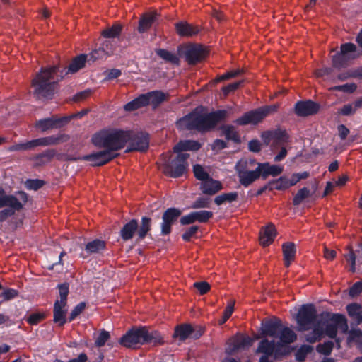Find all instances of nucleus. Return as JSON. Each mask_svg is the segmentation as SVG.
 <instances>
[{"mask_svg":"<svg viewBox=\"0 0 362 362\" xmlns=\"http://www.w3.org/2000/svg\"><path fill=\"white\" fill-rule=\"evenodd\" d=\"M228 115L224 110L202 112L196 109L192 112L185 116L177 122V126L180 129L197 130L205 133L214 129L216 125L223 121Z\"/></svg>","mask_w":362,"mask_h":362,"instance_id":"obj_1","label":"nucleus"},{"mask_svg":"<svg viewBox=\"0 0 362 362\" xmlns=\"http://www.w3.org/2000/svg\"><path fill=\"white\" fill-rule=\"evenodd\" d=\"M348 328L347 320L344 315L324 312L320 315L317 324L315 325L313 332L306 335V341L310 343L320 341L324 333L329 338L334 339L337 334V329L346 333Z\"/></svg>","mask_w":362,"mask_h":362,"instance_id":"obj_2","label":"nucleus"},{"mask_svg":"<svg viewBox=\"0 0 362 362\" xmlns=\"http://www.w3.org/2000/svg\"><path fill=\"white\" fill-rule=\"evenodd\" d=\"M58 66H52L42 68L39 73H37L31 82L33 89V95L37 99H49L54 95L58 88V81L60 80L55 78V74L59 71Z\"/></svg>","mask_w":362,"mask_h":362,"instance_id":"obj_3","label":"nucleus"},{"mask_svg":"<svg viewBox=\"0 0 362 362\" xmlns=\"http://www.w3.org/2000/svg\"><path fill=\"white\" fill-rule=\"evenodd\" d=\"M131 138L132 131L103 130L93 135L92 143L97 147L117 153V151L124 147Z\"/></svg>","mask_w":362,"mask_h":362,"instance_id":"obj_4","label":"nucleus"},{"mask_svg":"<svg viewBox=\"0 0 362 362\" xmlns=\"http://www.w3.org/2000/svg\"><path fill=\"white\" fill-rule=\"evenodd\" d=\"M17 194L18 197L7 194L3 187L0 186V209L8 207L0 211V223L13 216L16 211H21L28 202V195L24 192H18Z\"/></svg>","mask_w":362,"mask_h":362,"instance_id":"obj_5","label":"nucleus"},{"mask_svg":"<svg viewBox=\"0 0 362 362\" xmlns=\"http://www.w3.org/2000/svg\"><path fill=\"white\" fill-rule=\"evenodd\" d=\"M119 343L127 348H135L139 344L153 343L156 345L163 344V341L158 333H150L145 327H141L128 332L120 338Z\"/></svg>","mask_w":362,"mask_h":362,"instance_id":"obj_6","label":"nucleus"},{"mask_svg":"<svg viewBox=\"0 0 362 362\" xmlns=\"http://www.w3.org/2000/svg\"><path fill=\"white\" fill-rule=\"evenodd\" d=\"M188 153H178L175 158L163 154L158 163L160 170L166 175L172 177L182 176L186 171Z\"/></svg>","mask_w":362,"mask_h":362,"instance_id":"obj_7","label":"nucleus"},{"mask_svg":"<svg viewBox=\"0 0 362 362\" xmlns=\"http://www.w3.org/2000/svg\"><path fill=\"white\" fill-rule=\"evenodd\" d=\"M239 182L244 187H248L261 175L255 160H240L235 165Z\"/></svg>","mask_w":362,"mask_h":362,"instance_id":"obj_8","label":"nucleus"},{"mask_svg":"<svg viewBox=\"0 0 362 362\" xmlns=\"http://www.w3.org/2000/svg\"><path fill=\"white\" fill-rule=\"evenodd\" d=\"M278 108L279 105L274 104L249 111L238 118L235 122L238 125L256 124L262 122L269 114L276 112Z\"/></svg>","mask_w":362,"mask_h":362,"instance_id":"obj_9","label":"nucleus"},{"mask_svg":"<svg viewBox=\"0 0 362 362\" xmlns=\"http://www.w3.org/2000/svg\"><path fill=\"white\" fill-rule=\"evenodd\" d=\"M320 315H317L315 306L312 304L303 305L296 316V321L301 330H308L315 328L317 324Z\"/></svg>","mask_w":362,"mask_h":362,"instance_id":"obj_10","label":"nucleus"},{"mask_svg":"<svg viewBox=\"0 0 362 362\" xmlns=\"http://www.w3.org/2000/svg\"><path fill=\"white\" fill-rule=\"evenodd\" d=\"M178 52L183 54L189 65L202 62L208 54L206 47L199 44H191L178 47Z\"/></svg>","mask_w":362,"mask_h":362,"instance_id":"obj_11","label":"nucleus"},{"mask_svg":"<svg viewBox=\"0 0 362 362\" xmlns=\"http://www.w3.org/2000/svg\"><path fill=\"white\" fill-rule=\"evenodd\" d=\"M204 332V329L200 326H192L190 324H181L175 327L173 337L180 341L188 338L199 339Z\"/></svg>","mask_w":362,"mask_h":362,"instance_id":"obj_12","label":"nucleus"},{"mask_svg":"<svg viewBox=\"0 0 362 362\" xmlns=\"http://www.w3.org/2000/svg\"><path fill=\"white\" fill-rule=\"evenodd\" d=\"M118 156L119 153H117L105 149L84 156L81 159L91 162L93 166H102L117 158Z\"/></svg>","mask_w":362,"mask_h":362,"instance_id":"obj_13","label":"nucleus"},{"mask_svg":"<svg viewBox=\"0 0 362 362\" xmlns=\"http://www.w3.org/2000/svg\"><path fill=\"white\" fill-rule=\"evenodd\" d=\"M71 117L53 115L51 117L40 119L36 122L35 127L40 129L42 132L49 129H59L68 124Z\"/></svg>","mask_w":362,"mask_h":362,"instance_id":"obj_14","label":"nucleus"},{"mask_svg":"<svg viewBox=\"0 0 362 362\" xmlns=\"http://www.w3.org/2000/svg\"><path fill=\"white\" fill-rule=\"evenodd\" d=\"M129 142H130L131 148L127 149L125 152L146 151L149 146V137L147 134L142 132L136 134L132 132V138Z\"/></svg>","mask_w":362,"mask_h":362,"instance_id":"obj_15","label":"nucleus"},{"mask_svg":"<svg viewBox=\"0 0 362 362\" xmlns=\"http://www.w3.org/2000/svg\"><path fill=\"white\" fill-rule=\"evenodd\" d=\"M180 215L181 211L175 208H170L163 213L161 225V233L163 235L170 233L171 226L177 221Z\"/></svg>","mask_w":362,"mask_h":362,"instance_id":"obj_16","label":"nucleus"},{"mask_svg":"<svg viewBox=\"0 0 362 362\" xmlns=\"http://www.w3.org/2000/svg\"><path fill=\"white\" fill-rule=\"evenodd\" d=\"M320 109V105L312 101H299L295 105V112L298 116L307 117L316 114Z\"/></svg>","mask_w":362,"mask_h":362,"instance_id":"obj_17","label":"nucleus"},{"mask_svg":"<svg viewBox=\"0 0 362 362\" xmlns=\"http://www.w3.org/2000/svg\"><path fill=\"white\" fill-rule=\"evenodd\" d=\"M252 344V339L250 337L243 334L237 335L230 339L229 347L226 351L229 354H233L239 349L250 347Z\"/></svg>","mask_w":362,"mask_h":362,"instance_id":"obj_18","label":"nucleus"},{"mask_svg":"<svg viewBox=\"0 0 362 362\" xmlns=\"http://www.w3.org/2000/svg\"><path fill=\"white\" fill-rule=\"evenodd\" d=\"M265 142L268 144L270 140L274 145H284L289 141V136L285 130H276L274 132H265L262 134Z\"/></svg>","mask_w":362,"mask_h":362,"instance_id":"obj_19","label":"nucleus"},{"mask_svg":"<svg viewBox=\"0 0 362 362\" xmlns=\"http://www.w3.org/2000/svg\"><path fill=\"white\" fill-rule=\"evenodd\" d=\"M275 226L272 223H269L263 227L259 232V240L261 245L267 247L274 242L276 235Z\"/></svg>","mask_w":362,"mask_h":362,"instance_id":"obj_20","label":"nucleus"},{"mask_svg":"<svg viewBox=\"0 0 362 362\" xmlns=\"http://www.w3.org/2000/svg\"><path fill=\"white\" fill-rule=\"evenodd\" d=\"M177 33L181 37H190L196 35L199 32L198 26L189 24L185 21H181L175 24Z\"/></svg>","mask_w":362,"mask_h":362,"instance_id":"obj_21","label":"nucleus"},{"mask_svg":"<svg viewBox=\"0 0 362 362\" xmlns=\"http://www.w3.org/2000/svg\"><path fill=\"white\" fill-rule=\"evenodd\" d=\"M158 16V14L156 11L144 13L139 22L138 31L140 33H143L148 30L152 24L157 20Z\"/></svg>","mask_w":362,"mask_h":362,"instance_id":"obj_22","label":"nucleus"},{"mask_svg":"<svg viewBox=\"0 0 362 362\" xmlns=\"http://www.w3.org/2000/svg\"><path fill=\"white\" fill-rule=\"evenodd\" d=\"M200 188L204 194L214 195L222 189V184L209 177L202 182Z\"/></svg>","mask_w":362,"mask_h":362,"instance_id":"obj_23","label":"nucleus"},{"mask_svg":"<svg viewBox=\"0 0 362 362\" xmlns=\"http://www.w3.org/2000/svg\"><path fill=\"white\" fill-rule=\"evenodd\" d=\"M260 175L263 179H267L269 175L273 177L280 175L283 171V168L278 165H270L269 163H257Z\"/></svg>","mask_w":362,"mask_h":362,"instance_id":"obj_24","label":"nucleus"},{"mask_svg":"<svg viewBox=\"0 0 362 362\" xmlns=\"http://www.w3.org/2000/svg\"><path fill=\"white\" fill-rule=\"evenodd\" d=\"M148 100V105H151L153 107H158L161 103L166 100L168 95L160 90H153L145 93Z\"/></svg>","mask_w":362,"mask_h":362,"instance_id":"obj_25","label":"nucleus"},{"mask_svg":"<svg viewBox=\"0 0 362 362\" xmlns=\"http://www.w3.org/2000/svg\"><path fill=\"white\" fill-rule=\"evenodd\" d=\"M282 251L284 255V264L288 267L291 263L295 259L296 246L291 242H287L283 244Z\"/></svg>","mask_w":362,"mask_h":362,"instance_id":"obj_26","label":"nucleus"},{"mask_svg":"<svg viewBox=\"0 0 362 362\" xmlns=\"http://www.w3.org/2000/svg\"><path fill=\"white\" fill-rule=\"evenodd\" d=\"M201 148V144L193 140L181 141L177 143L174 147V152L182 153L185 151H198Z\"/></svg>","mask_w":362,"mask_h":362,"instance_id":"obj_27","label":"nucleus"},{"mask_svg":"<svg viewBox=\"0 0 362 362\" xmlns=\"http://www.w3.org/2000/svg\"><path fill=\"white\" fill-rule=\"evenodd\" d=\"M137 229L138 222L136 219H132L122 227L120 235L124 240H129L134 237Z\"/></svg>","mask_w":362,"mask_h":362,"instance_id":"obj_28","label":"nucleus"},{"mask_svg":"<svg viewBox=\"0 0 362 362\" xmlns=\"http://www.w3.org/2000/svg\"><path fill=\"white\" fill-rule=\"evenodd\" d=\"M66 305H62L61 303L58 302L54 303L53 310V320L55 323H58L59 326H63L66 322V310L64 309Z\"/></svg>","mask_w":362,"mask_h":362,"instance_id":"obj_29","label":"nucleus"},{"mask_svg":"<svg viewBox=\"0 0 362 362\" xmlns=\"http://www.w3.org/2000/svg\"><path fill=\"white\" fill-rule=\"evenodd\" d=\"M42 141L43 146L57 145L62 143L66 142L69 140L70 136L66 134H61L58 135H52L47 137H42Z\"/></svg>","mask_w":362,"mask_h":362,"instance_id":"obj_30","label":"nucleus"},{"mask_svg":"<svg viewBox=\"0 0 362 362\" xmlns=\"http://www.w3.org/2000/svg\"><path fill=\"white\" fill-rule=\"evenodd\" d=\"M56 152L53 149L46 150L42 153H39L32 158L36 165H45L52 160L55 156Z\"/></svg>","mask_w":362,"mask_h":362,"instance_id":"obj_31","label":"nucleus"},{"mask_svg":"<svg viewBox=\"0 0 362 362\" xmlns=\"http://www.w3.org/2000/svg\"><path fill=\"white\" fill-rule=\"evenodd\" d=\"M156 53L158 56H159L160 58H162L164 61H165L168 63L177 66L180 64V58L175 53H173L165 49H157L156 50Z\"/></svg>","mask_w":362,"mask_h":362,"instance_id":"obj_32","label":"nucleus"},{"mask_svg":"<svg viewBox=\"0 0 362 362\" xmlns=\"http://www.w3.org/2000/svg\"><path fill=\"white\" fill-rule=\"evenodd\" d=\"M221 130L222 131V134L226 136V139L227 140H231L235 143H240V138L238 132L236 130L235 127L226 124V125H222L220 127Z\"/></svg>","mask_w":362,"mask_h":362,"instance_id":"obj_33","label":"nucleus"},{"mask_svg":"<svg viewBox=\"0 0 362 362\" xmlns=\"http://www.w3.org/2000/svg\"><path fill=\"white\" fill-rule=\"evenodd\" d=\"M112 54V49H105L104 47H101L98 49H95L91 52L88 55V59L87 58V62H95L98 59H103L104 57H107Z\"/></svg>","mask_w":362,"mask_h":362,"instance_id":"obj_34","label":"nucleus"},{"mask_svg":"<svg viewBox=\"0 0 362 362\" xmlns=\"http://www.w3.org/2000/svg\"><path fill=\"white\" fill-rule=\"evenodd\" d=\"M275 346L274 341L264 339L259 342L257 351L264 354V356H271L274 351Z\"/></svg>","mask_w":362,"mask_h":362,"instance_id":"obj_35","label":"nucleus"},{"mask_svg":"<svg viewBox=\"0 0 362 362\" xmlns=\"http://www.w3.org/2000/svg\"><path fill=\"white\" fill-rule=\"evenodd\" d=\"M87 57L88 55L86 54H81L74 58L69 66V71L71 73L77 72L85 66L87 62Z\"/></svg>","mask_w":362,"mask_h":362,"instance_id":"obj_36","label":"nucleus"},{"mask_svg":"<svg viewBox=\"0 0 362 362\" xmlns=\"http://www.w3.org/2000/svg\"><path fill=\"white\" fill-rule=\"evenodd\" d=\"M279 332V325L273 321H267L264 323L262 328L263 336L277 337Z\"/></svg>","mask_w":362,"mask_h":362,"instance_id":"obj_37","label":"nucleus"},{"mask_svg":"<svg viewBox=\"0 0 362 362\" xmlns=\"http://www.w3.org/2000/svg\"><path fill=\"white\" fill-rule=\"evenodd\" d=\"M151 218L148 217H143L140 226H138L137 235L139 239H144L147 235L148 232L151 230Z\"/></svg>","mask_w":362,"mask_h":362,"instance_id":"obj_38","label":"nucleus"},{"mask_svg":"<svg viewBox=\"0 0 362 362\" xmlns=\"http://www.w3.org/2000/svg\"><path fill=\"white\" fill-rule=\"evenodd\" d=\"M238 197V194L236 192H230V193H223L218 196H217L215 199L214 202L217 205H221L222 204L226 203V202H232L234 201H236Z\"/></svg>","mask_w":362,"mask_h":362,"instance_id":"obj_39","label":"nucleus"},{"mask_svg":"<svg viewBox=\"0 0 362 362\" xmlns=\"http://www.w3.org/2000/svg\"><path fill=\"white\" fill-rule=\"evenodd\" d=\"M296 339V334L289 328L285 327L281 331L280 340L282 343L288 344Z\"/></svg>","mask_w":362,"mask_h":362,"instance_id":"obj_40","label":"nucleus"},{"mask_svg":"<svg viewBox=\"0 0 362 362\" xmlns=\"http://www.w3.org/2000/svg\"><path fill=\"white\" fill-rule=\"evenodd\" d=\"M122 29V27L120 24H114L111 28L103 30L101 35L106 38L116 37L120 35Z\"/></svg>","mask_w":362,"mask_h":362,"instance_id":"obj_41","label":"nucleus"},{"mask_svg":"<svg viewBox=\"0 0 362 362\" xmlns=\"http://www.w3.org/2000/svg\"><path fill=\"white\" fill-rule=\"evenodd\" d=\"M105 247V243L100 240H94L91 242H89L86 245V250L89 253H95L99 251L104 250Z\"/></svg>","mask_w":362,"mask_h":362,"instance_id":"obj_42","label":"nucleus"},{"mask_svg":"<svg viewBox=\"0 0 362 362\" xmlns=\"http://www.w3.org/2000/svg\"><path fill=\"white\" fill-rule=\"evenodd\" d=\"M312 193L306 187L299 189L293 199V205H299L304 199L310 197Z\"/></svg>","mask_w":362,"mask_h":362,"instance_id":"obj_43","label":"nucleus"},{"mask_svg":"<svg viewBox=\"0 0 362 362\" xmlns=\"http://www.w3.org/2000/svg\"><path fill=\"white\" fill-rule=\"evenodd\" d=\"M195 222L206 223L209 219L213 217V212L209 211H193Z\"/></svg>","mask_w":362,"mask_h":362,"instance_id":"obj_44","label":"nucleus"},{"mask_svg":"<svg viewBox=\"0 0 362 362\" xmlns=\"http://www.w3.org/2000/svg\"><path fill=\"white\" fill-rule=\"evenodd\" d=\"M211 204V199L201 197L197 199L192 204L191 208L194 209L209 208Z\"/></svg>","mask_w":362,"mask_h":362,"instance_id":"obj_45","label":"nucleus"},{"mask_svg":"<svg viewBox=\"0 0 362 362\" xmlns=\"http://www.w3.org/2000/svg\"><path fill=\"white\" fill-rule=\"evenodd\" d=\"M58 288L59 290L60 300H57L56 302L61 303L62 305H66L67 296L69 294V284L64 283L59 285Z\"/></svg>","mask_w":362,"mask_h":362,"instance_id":"obj_46","label":"nucleus"},{"mask_svg":"<svg viewBox=\"0 0 362 362\" xmlns=\"http://www.w3.org/2000/svg\"><path fill=\"white\" fill-rule=\"evenodd\" d=\"M193 172L195 177L199 180H202V182L210 177L209 174L204 170V168L198 164L194 165Z\"/></svg>","mask_w":362,"mask_h":362,"instance_id":"obj_47","label":"nucleus"},{"mask_svg":"<svg viewBox=\"0 0 362 362\" xmlns=\"http://www.w3.org/2000/svg\"><path fill=\"white\" fill-rule=\"evenodd\" d=\"M361 310H362V306L360 304L356 303L349 304L346 306V310H347L349 315L351 317L354 318L355 320L358 317V315L359 313L361 311Z\"/></svg>","mask_w":362,"mask_h":362,"instance_id":"obj_48","label":"nucleus"},{"mask_svg":"<svg viewBox=\"0 0 362 362\" xmlns=\"http://www.w3.org/2000/svg\"><path fill=\"white\" fill-rule=\"evenodd\" d=\"M334 344L332 341L325 342L324 344H320L317 346L316 350L317 352L324 355L328 356L331 354L333 349Z\"/></svg>","mask_w":362,"mask_h":362,"instance_id":"obj_49","label":"nucleus"},{"mask_svg":"<svg viewBox=\"0 0 362 362\" xmlns=\"http://www.w3.org/2000/svg\"><path fill=\"white\" fill-rule=\"evenodd\" d=\"M110 338V334L107 331L103 329L98 338L95 341V345L98 347L103 346L106 341Z\"/></svg>","mask_w":362,"mask_h":362,"instance_id":"obj_50","label":"nucleus"},{"mask_svg":"<svg viewBox=\"0 0 362 362\" xmlns=\"http://www.w3.org/2000/svg\"><path fill=\"white\" fill-rule=\"evenodd\" d=\"M241 72H242V71L240 69L228 71V72L226 73L225 74H223V75L217 77L216 78H215L214 81V83H218V82L224 81V80H228V79H230L232 78H235V77L238 76V75H240Z\"/></svg>","mask_w":362,"mask_h":362,"instance_id":"obj_51","label":"nucleus"},{"mask_svg":"<svg viewBox=\"0 0 362 362\" xmlns=\"http://www.w3.org/2000/svg\"><path fill=\"white\" fill-rule=\"evenodd\" d=\"M313 349L310 346H303L296 354L297 361H303L308 354L312 351Z\"/></svg>","mask_w":362,"mask_h":362,"instance_id":"obj_52","label":"nucleus"},{"mask_svg":"<svg viewBox=\"0 0 362 362\" xmlns=\"http://www.w3.org/2000/svg\"><path fill=\"white\" fill-rule=\"evenodd\" d=\"M25 187L29 189L37 190L41 188L44 185L45 182L41 180H28L25 183Z\"/></svg>","mask_w":362,"mask_h":362,"instance_id":"obj_53","label":"nucleus"},{"mask_svg":"<svg viewBox=\"0 0 362 362\" xmlns=\"http://www.w3.org/2000/svg\"><path fill=\"white\" fill-rule=\"evenodd\" d=\"M194 287L197 289L201 295L208 293L211 288L209 284L206 281L195 282Z\"/></svg>","mask_w":362,"mask_h":362,"instance_id":"obj_54","label":"nucleus"},{"mask_svg":"<svg viewBox=\"0 0 362 362\" xmlns=\"http://www.w3.org/2000/svg\"><path fill=\"white\" fill-rule=\"evenodd\" d=\"M86 308V303L82 302L77 305L71 311L69 317V322L74 320L78 315H79Z\"/></svg>","mask_w":362,"mask_h":362,"instance_id":"obj_55","label":"nucleus"},{"mask_svg":"<svg viewBox=\"0 0 362 362\" xmlns=\"http://www.w3.org/2000/svg\"><path fill=\"white\" fill-rule=\"evenodd\" d=\"M356 89V86L354 83H347L342 86H337L330 88L333 90H339L346 93H352Z\"/></svg>","mask_w":362,"mask_h":362,"instance_id":"obj_56","label":"nucleus"},{"mask_svg":"<svg viewBox=\"0 0 362 362\" xmlns=\"http://www.w3.org/2000/svg\"><path fill=\"white\" fill-rule=\"evenodd\" d=\"M290 181L288 178L285 177H281L278 180L275 181L276 187L275 189L278 190L287 189L291 185H290Z\"/></svg>","mask_w":362,"mask_h":362,"instance_id":"obj_57","label":"nucleus"},{"mask_svg":"<svg viewBox=\"0 0 362 362\" xmlns=\"http://www.w3.org/2000/svg\"><path fill=\"white\" fill-rule=\"evenodd\" d=\"M356 46L353 43H345L341 45V53L345 57L349 53H354L356 51Z\"/></svg>","mask_w":362,"mask_h":362,"instance_id":"obj_58","label":"nucleus"},{"mask_svg":"<svg viewBox=\"0 0 362 362\" xmlns=\"http://www.w3.org/2000/svg\"><path fill=\"white\" fill-rule=\"evenodd\" d=\"M37 146H43L42 139H36L25 143V151L33 150Z\"/></svg>","mask_w":362,"mask_h":362,"instance_id":"obj_59","label":"nucleus"},{"mask_svg":"<svg viewBox=\"0 0 362 362\" xmlns=\"http://www.w3.org/2000/svg\"><path fill=\"white\" fill-rule=\"evenodd\" d=\"M45 317V315L42 313H33L28 317L27 321L30 325H37L43 320Z\"/></svg>","mask_w":362,"mask_h":362,"instance_id":"obj_60","label":"nucleus"},{"mask_svg":"<svg viewBox=\"0 0 362 362\" xmlns=\"http://www.w3.org/2000/svg\"><path fill=\"white\" fill-rule=\"evenodd\" d=\"M198 230L199 227L197 226H191L182 234V239L185 241H189L195 235Z\"/></svg>","mask_w":362,"mask_h":362,"instance_id":"obj_61","label":"nucleus"},{"mask_svg":"<svg viewBox=\"0 0 362 362\" xmlns=\"http://www.w3.org/2000/svg\"><path fill=\"white\" fill-rule=\"evenodd\" d=\"M18 294V291L13 288L6 289L4 292L0 293V297H2L4 300H9L15 297H16Z\"/></svg>","mask_w":362,"mask_h":362,"instance_id":"obj_62","label":"nucleus"},{"mask_svg":"<svg viewBox=\"0 0 362 362\" xmlns=\"http://www.w3.org/2000/svg\"><path fill=\"white\" fill-rule=\"evenodd\" d=\"M90 94H91V91L90 90H86L81 91L80 93H76L75 95H74L73 101H74L76 103H80L81 101L85 100L88 97H90Z\"/></svg>","mask_w":362,"mask_h":362,"instance_id":"obj_63","label":"nucleus"},{"mask_svg":"<svg viewBox=\"0 0 362 362\" xmlns=\"http://www.w3.org/2000/svg\"><path fill=\"white\" fill-rule=\"evenodd\" d=\"M362 292V281L355 283L349 290V295L351 297L358 296Z\"/></svg>","mask_w":362,"mask_h":362,"instance_id":"obj_64","label":"nucleus"}]
</instances>
